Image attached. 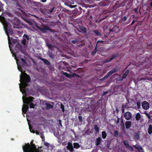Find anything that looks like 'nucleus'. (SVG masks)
Segmentation results:
<instances>
[{
	"label": "nucleus",
	"instance_id": "obj_29",
	"mask_svg": "<svg viewBox=\"0 0 152 152\" xmlns=\"http://www.w3.org/2000/svg\"><path fill=\"white\" fill-rule=\"evenodd\" d=\"M93 32L94 34L96 36H99L101 35V34L98 30H95L93 31Z\"/></svg>",
	"mask_w": 152,
	"mask_h": 152
},
{
	"label": "nucleus",
	"instance_id": "obj_55",
	"mask_svg": "<svg viewBox=\"0 0 152 152\" xmlns=\"http://www.w3.org/2000/svg\"><path fill=\"white\" fill-rule=\"evenodd\" d=\"M78 119L79 121L81 122H82V117L81 116H78Z\"/></svg>",
	"mask_w": 152,
	"mask_h": 152
},
{
	"label": "nucleus",
	"instance_id": "obj_30",
	"mask_svg": "<svg viewBox=\"0 0 152 152\" xmlns=\"http://www.w3.org/2000/svg\"><path fill=\"white\" fill-rule=\"evenodd\" d=\"M46 45L48 47V48L50 49L51 50H52V49L54 48L53 45L51 44H49L47 42L46 43Z\"/></svg>",
	"mask_w": 152,
	"mask_h": 152
},
{
	"label": "nucleus",
	"instance_id": "obj_50",
	"mask_svg": "<svg viewBox=\"0 0 152 152\" xmlns=\"http://www.w3.org/2000/svg\"><path fill=\"white\" fill-rule=\"evenodd\" d=\"M26 40L25 39H23L21 42V43L22 44H23L24 45H26Z\"/></svg>",
	"mask_w": 152,
	"mask_h": 152
},
{
	"label": "nucleus",
	"instance_id": "obj_28",
	"mask_svg": "<svg viewBox=\"0 0 152 152\" xmlns=\"http://www.w3.org/2000/svg\"><path fill=\"white\" fill-rule=\"evenodd\" d=\"M73 148L75 149H78L80 147L79 144L77 142H74L73 143Z\"/></svg>",
	"mask_w": 152,
	"mask_h": 152
},
{
	"label": "nucleus",
	"instance_id": "obj_22",
	"mask_svg": "<svg viewBox=\"0 0 152 152\" xmlns=\"http://www.w3.org/2000/svg\"><path fill=\"white\" fill-rule=\"evenodd\" d=\"M48 55L49 57L52 59H53L55 57L54 54H53L51 51H49L48 52Z\"/></svg>",
	"mask_w": 152,
	"mask_h": 152
},
{
	"label": "nucleus",
	"instance_id": "obj_47",
	"mask_svg": "<svg viewBox=\"0 0 152 152\" xmlns=\"http://www.w3.org/2000/svg\"><path fill=\"white\" fill-rule=\"evenodd\" d=\"M60 108L61 109L63 112H64L65 111L64 107V105L62 104H61Z\"/></svg>",
	"mask_w": 152,
	"mask_h": 152
},
{
	"label": "nucleus",
	"instance_id": "obj_58",
	"mask_svg": "<svg viewBox=\"0 0 152 152\" xmlns=\"http://www.w3.org/2000/svg\"><path fill=\"white\" fill-rule=\"evenodd\" d=\"M138 8H135L134 9V10L136 14H138Z\"/></svg>",
	"mask_w": 152,
	"mask_h": 152
},
{
	"label": "nucleus",
	"instance_id": "obj_14",
	"mask_svg": "<svg viewBox=\"0 0 152 152\" xmlns=\"http://www.w3.org/2000/svg\"><path fill=\"white\" fill-rule=\"evenodd\" d=\"M66 148L70 152H73L74 150L72 144L70 142L68 143V145L66 146Z\"/></svg>",
	"mask_w": 152,
	"mask_h": 152
},
{
	"label": "nucleus",
	"instance_id": "obj_21",
	"mask_svg": "<svg viewBox=\"0 0 152 152\" xmlns=\"http://www.w3.org/2000/svg\"><path fill=\"white\" fill-rule=\"evenodd\" d=\"M40 60L44 62L47 65H49L50 64V62L47 59L42 58L41 57H40Z\"/></svg>",
	"mask_w": 152,
	"mask_h": 152
},
{
	"label": "nucleus",
	"instance_id": "obj_7",
	"mask_svg": "<svg viewBox=\"0 0 152 152\" xmlns=\"http://www.w3.org/2000/svg\"><path fill=\"white\" fill-rule=\"evenodd\" d=\"M15 52H14L13 53V56H14L15 58L16 57V53H17L19 52H21L22 53H23V51L22 49V47L21 44L19 43H18L15 46Z\"/></svg>",
	"mask_w": 152,
	"mask_h": 152
},
{
	"label": "nucleus",
	"instance_id": "obj_42",
	"mask_svg": "<svg viewBox=\"0 0 152 152\" xmlns=\"http://www.w3.org/2000/svg\"><path fill=\"white\" fill-rule=\"evenodd\" d=\"M20 60L22 62V63L23 64H27V63H26V60L24 58H20Z\"/></svg>",
	"mask_w": 152,
	"mask_h": 152
},
{
	"label": "nucleus",
	"instance_id": "obj_51",
	"mask_svg": "<svg viewBox=\"0 0 152 152\" xmlns=\"http://www.w3.org/2000/svg\"><path fill=\"white\" fill-rule=\"evenodd\" d=\"M29 129H30V131L31 132L33 133H35V131L33 129L32 127H29Z\"/></svg>",
	"mask_w": 152,
	"mask_h": 152
},
{
	"label": "nucleus",
	"instance_id": "obj_4",
	"mask_svg": "<svg viewBox=\"0 0 152 152\" xmlns=\"http://www.w3.org/2000/svg\"><path fill=\"white\" fill-rule=\"evenodd\" d=\"M34 140H32L30 142V145L29 143H26L22 147L24 152H39V150L37 149L35 145L33 143Z\"/></svg>",
	"mask_w": 152,
	"mask_h": 152
},
{
	"label": "nucleus",
	"instance_id": "obj_26",
	"mask_svg": "<svg viewBox=\"0 0 152 152\" xmlns=\"http://www.w3.org/2000/svg\"><path fill=\"white\" fill-rule=\"evenodd\" d=\"M20 22H18L17 23H14V28H19L21 27V26H19L20 24Z\"/></svg>",
	"mask_w": 152,
	"mask_h": 152
},
{
	"label": "nucleus",
	"instance_id": "obj_43",
	"mask_svg": "<svg viewBox=\"0 0 152 152\" xmlns=\"http://www.w3.org/2000/svg\"><path fill=\"white\" fill-rule=\"evenodd\" d=\"M127 149L130 151H133V148L131 146L129 145L126 148Z\"/></svg>",
	"mask_w": 152,
	"mask_h": 152
},
{
	"label": "nucleus",
	"instance_id": "obj_10",
	"mask_svg": "<svg viewBox=\"0 0 152 152\" xmlns=\"http://www.w3.org/2000/svg\"><path fill=\"white\" fill-rule=\"evenodd\" d=\"M142 108L145 110H147L149 108V103L146 101H144L142 103Z\"/></svg>",
	"mask_w": 152,
	"mask_h": 152
},
{
	"label": "nucleus",
	"instance_id": "obj_32",
	"mask_svg": "<svg viewBox=\"0 0 152 152\" xmlns=\"http://www.w3.org/2000/svg\"><path fill=\"white\" fill-rule=\"evenodd\" d=\"M102 137L103 139H105L106 138L107 136V134L106 133V132L105 131H103L102 132Z\"/></svg>",
	"mask_w": 152,
	"mask_h": 152
},
{
	"label": "nucleus",
	"instance_id": "obj_36",
	"mask_svg": "<svg viewBox=\"0 0 152 152\" xmlns=\"http://www.w3.org/2000/svg\"><path fill=\"white\" fill-rule=\"evenodd\" d=\"M3 4L0 1V12L3 11L4 10Z\"/></svg>",
	"mask_w": 152,
	"mask_h": 152
},
{
	"label": "nucleus",
	"instance_id": "obj_20",
	"mask_svg": "<svg viewBox=\"0 0 152 152\" xmlns=\"http://www.w3.org/2000/svg\"><path fill=\"white\" fill-rule=\"evenodd\" d=\"M112 30L115 32H117L120 30V27L119 26H115L113 28Z\"/></svg>",
	"mask_w": 152,
	"mask_h": 152
},
{
	"label": "nucleus",
	"instance_id": "obj_64",
	"mask_svg": "<svg viewBox=\"0 0 152 152\" xmlns=\"http://www.w3.org/2000/svg\"><path fill=\"white\" fill-rule=\"evenodd\" d=\"M58 122L59 123V124H60V125L62 126V124H61V120H58Z\"/></svg>",
	"mask_w": 152,
	"mask_h": 152
},
{
	"label": "nucleus",
	"instance_id": "obj_34",
	"mask_svg": "<svg viewBox=\"0 0 152 152\" xmlns=\"http://www.w3.org/2000/svg\"><path fill=\"white\" fill-rule=\"evenodd\" d=\"M80 29L84 32H86L87 29L86 28L84 27H81L80 26H79Z\"/></svg>",
	"mask_w": 152,
	"mask_h": 152
},
{
	"label": "nucleus",
	"instance_id": "obj_13",
	"mask_svg": "<svg viewBox=\"0 0 152 152\" xmlns=\"http://www.w3.org/2000/svg\"><path fill=\"white\" fill-rule=\"evenodd\" d=\"M118 69L116 68H115L111 70L110 71L107 73L106 75L108 77L111 76L113 73L118 72Z\"/></svg>",
	"mask_w": 152,
	"mask_h": 152
},
{
	"label": "nucleus",
	"instance_id": "obj_12",
	"mask_svg": "<svg viewBox=\"0 0 152 152\" xmlns=\"http://www.w3.org/2000/svg\"><path fill=\"white\" fill-rule=\"evenodd\" d=\"M132 115L131 113L129 112H127L124 114V116L126 120H129L132 117Z\"/></svg>",
	"mask_w": 152,
	"mask_h": 152
},
{
	"label": "nucleus",
	"instance_id": "obj_49",
	"mask_svg": "<svg viewBox=\"0 0 152 152\" xmlns=\"http://www.w3.org/2000/svg\"><path fill=\"white\" fill-rule=\"evenodd\" d=\"M5 14H7V15H9V16H10L11 15V14L10 13L8 12H6L4 13H2V15H3L4 16H5Z\"/></svg>",
	"mask_w": 152,
	"mask_h": 152
},
{
	"label": "nucleus",
	"instance_id": "obj_2",
	"mask_svg": "<svg viewBox=\"0 0 152 152\" xmlns=\"http://www.w3.org/2000/svg\"><path fill=\"white\" fill-rule=\"evenodd\" d=\"M2 15L0 16V21L4 25L6 33L8 37V39L9 44L10 37L9 35H12L13 34V31L11 28L12 26L6 20L5 18Z\"/></svg>",
	"mask_w": 152,
	"mask_h": 152
},
{
	"label": "nucleus",
	"instance_id": "obj_16",
	"mask_svg": "<svg viewBox=\"0 0 152 152\" xmlns=\"http://www.w3.org/2000/svg\"><path fill=\"white\" fill-rule=\"evenodd\" d=\"M23 105L22 110V111L23 113H26L28 109V106L27 104H23Z\"/></svg>",
	"mask_w": 152,
	"mask_h": 152
},
{
	"label": "nucleus",
	"instance_id": "obj_17",
	"mask_svg": "<svg viewBox=\"0 0 152 152\" xmlns=\"http://www.w3.org/2000/svg\"><path fill=\"white\" fill-rule=\"evenodd\" d=\"M132 122L130 121H126L125 123V125L126 129H129L132 126Z\"/></svg>",
	"mask_w": 152,
	"mask_h": 152
},
{
	"label": "nucleus",
	"instance_id": "obj_18",
	"mask_svg": "<svg viewBox=\"0 0 152 152\" xmlns=\"http://www.w3.org/2000/svg\"><path fill=\"white\" fill-rule=\"evenodd\" d=\"M121 123L120 125L121 126V128L122 130L124 131L125 132L124 124V122L123 120V119H121Z\"/></svg>",
	"mask_w": 152,
	"mask_h": 152
},
{
	"label": "nucleus",
	"instance_id": "obj_24",
	"mask_svg": "<svg viewBox=\"0 0 152 152\" xmlns=\"http://www.w3.org/2000/svg\"><path fill=\"white\" fill-rule=\"evenodd\" d=\"M141 118L140 114L139 113H137L136 114L135 116V118L137 121H139Z\"/></svg>",
	"mask_w": 152,
	"mask_h": 152
},
{
	"label": "nucleus",
	"instance_id": "obj_63",
	"mask_svg": "<svg viewBox=\"0 0 152 152\" xmlns=\"http://www.w3.org/2000/svg\"><path fill=\"white\" fill-rule=\"evenodd\" d=\"M120 121V118L118 117L117 118V120L116 121V124H118V123H119Z\"/></svg>",
	"mask_w": 152,
	"mask_h": 152
},
{
	"label": "nucleus",
	"instance_id": "obj_25",
	"mask_svg": "<svg viewBox=\"0 0 152 152\" xmlns=\"http://www.w3.org/2000/svg\"><path fill=\"white\" fill-rule=\"evenodd\" d=\"M99 5L100 6H106L107 5V4L104 1H102L99 3Z\"/></svg>",
	"mask_w": 152,
	"mask_h": 152
},
{
	"label": "nucleus",
	"instance_id": "obj_59",
	"mask_svg": "<svg viewBox=\"0 0 152 152\" xmlns=\"http://www.w3.org/2000/svg\"><path fill=\"white\" fill-rule=\"evenodd\" d=\"M111 59L110 58H108L106 60H105V62L106 63H107V62H110V61H111Z\"/></svg>",
	"mask_w": 152,
	"mask_h": 152
},
{
	"label": "nucleus",
	"instance_id": "obj_6",
	"mask_svg": "<svg viewBox=\"0 0 152 152\" xmlns=\"http://www.w3.org/2000/svg\"><path fill=\"white\" fill-rule=\"evenodd\" d=\"M41 27L39 26H37V27L42 33H46L48 31L51 32H52V29L48 26L42 24L41 25Z\"/></svg>",
	"mask_w": 152,
	"mask_h": 152
},
{
	"label": "nucleus",
	"instance_id": "obj_37",
	"mask_svg": "<svg viewBox=\"0 0 152 152\" xmlns=\"http://www.w3.org/2000/svg\"><path fill=\"white\" fill-rule=\"evenodd\" d=\"M24 20L27 23H28V24H29L30 25H33V23L31 22L30 21H29L28 20H27L26 19H24Z\"/></svg>",
	"mask_w": 152,
	"mask_h": 152
},
{
	"label": "nucleus",
	"instance_id": "obj_1",
	"mask_svg": "<svg viewBox=\"0 0 152 152\" xmlns=\"http://www.w3.org/2000/svg\"><path fill=\"white\" fill-rule=\"evenodd\" d=\"M2 15L0 16V21L4 25L6 33L8 37V39L9 44L10 37L9 35H12L13 34V31L11 28L12 26L6 20L5 18Z\"/></svg>",
	"mask_w": 152,
	"mask_h": 152
},
{
	"label": "nucleus",
	"instance_id": "obj_19",
	"mask_svg": "<svg viewBox=\"0 0 152 152\" xmlns=\"http://www.w3.org/2000/svg\"><path fill=\"white\" fill-rule=\"evenodd\" d=\"M102 139L100 137H98L96 139V146L99 145L101 142Z\"/></svg>",
	"mask_w": 152,
	"mask_h": 152
},
{
	"label": "nucleus",
	"instance_id": "obj_62",
	"mask_svg": "<svg viewBox=\"0 0 152 152\" xmlns=\"http://www.w3.org/2000/svg\"><path fill=\"white\" fill-rule=\"evenodd\" d=\"M129 73V70H127L124 73V74L126 75L127 76L128 75V74Z\"/></svg>",
	"mask_w": 152,
	"mask_h": 152
},
{
	"label": "nucleus",
	"instance_id": "obj_46",
	"mask_svg": "<svg viewBox=\"0 0 152 152\" xmlns=\"http://www.w3.org/2000/svg\"><path fill=\"white\" fill-rule=\"evenodd\" d=\"M127 75H125L124 73L123 75L122 76L121 78V79H120V80H122L126 78L127 77Z\"/></svg>",
	"mask_w": 152,
	"mask_h": 152
},
{
	"label": "nucleus",
	"instance_id": "obj_35",
	"mask_svg": "<svg viewBox=\"0 0 152 152\" xmlns=\"http://www.w3.org/2000/svg\"><path fill=\"white\" fill-rule=\"evenodd\" d=\"M118 56V54L117 53H115L114 55H113L111 58H110L111 60H112L113 59L115 58L116 57H117Z\"/></svg>",
	"mask_w": 152,
	"mask_h": 152
},
{
	"label": "nucleus",
	"instance_id": "obj_31",
	"mask_svg": "<svg viewBox=\"0 0 152 152\" xmlns=\"http://www.w3.org/2000/svg\"><path fill=\"white\" fill-rule=\"evenodd\" d=\"M63 72V73L62 74L66 76V77H68V78H71L72 77V75L70 74H68L66 72H64L63 71L62 72Z\"/></svg>",
	"mask_w": 152,
	"mask_h": 152
},
{
	"label": "nucleus",
	"instance_id": "obj_3",
	"mask_svg": "<svg viewBox=\"0 0 152 152\" xmlns=\"http://www.w3.org/2000/svg\"><path fill=\"white\" fill-rule=\"evenodd\" d=\"M31 78L30 76L26 73H25L23 76H22L21 74L20 75V81L21 83H22V86L21 88L20 86V89L21 91L23 90V93H26V88L28 85V83L29 82Z\"/></svg>",
	"mask_w": 152,
	"mask_h": 152
},
{
	"label": "nucleus",
	"instance_id": "obj_60",
	"mask_svg": "<svg viewBox=\"0 0 152 152\" xmlns=\"http://www.w3.org/2000/svg\"><path fill=\"white\" fill-rule=\"evenodd\" d=\"M54 9V7H53L52 9H50V10H49V12L50 13H52L53 12Z\"/></svg>",
	"mask_w": 152,
	"mask_h": 152
},
{
	"label": "nucleus",
	"instance_id": "obj_9",
	"mask_svg": "<svg viewBox=\"0 0 152 152\" xmlns=\"http://www.w3.org/2000/svg\"><path fill=\"white\" fill-rule=\"evenodd\" d=\"M27 1L29 3V2L31 4L32 6H35L36 7H42V4L40 2H38L34 1H31L30 0H27Z\"/></svg>",
	"mask_w": 152,
	"mask_h": 152
},
{
	"label": "nucleus",
	"instance_id": "obj_44",
	"mask_svg": "<svg viewBox=\"0 0 152 152\" xmlns=\"http://www.w3.org/2000/svg\"><path fill=\"white\" fill-rule=\"evenodd\" d=\"M124 4H123L121 5L122 6H124ZM121 6V5H118V3H117L114 6V7H116V8H118Z\"/></svg>",
	"mask_w": 152,
	"mask_h": 152
},
{
	"label": "nucleus",
	"instance_id": "obj_11",
	"mask_svg": "<svg viewBox=\"0 0 152 152\" xmlns=\"http://www.w3.org/2000/svg\"><path fill=\"white\" fill-rule=\"evenodd\" d=\"M65 4L67 6L71 8H73L76 7V5H72V4H73V3L71 0H67L65 3Z\"/></svg>",
	"mask_w": 152,
	"mask_h": 152
},
{
	"label": "nucleus",
	"instance_id": "obj_38",
	"mask_svg": "<svg viewBox=\"0 0 152 152\" xmlns=\"http://www.w3.org/2000/svg\"><path fill=\"white\" fill-rule=\"evenodd\" d=\"M39 10L41 13L43 14L45 13V11L44 10V9H43L40 7L39 9Z\"/></svg>",
	"mask_w": 152,
	"mask_h": 152
},
{
	"label": "nucleus",
	"instance_id": "obj_33",
	"mask_svg": "<svg viewBox=\"0 0 152 152\" xmlns=\"http://www.w3.org/2000/svg\"><path fill=\"white\" fill-rule=\"evenodd\" d=\"M99 128L96 125H94V129L96 132H99Z\"/></svg>",
	"mask_w": 152,
	"mask_h": 152
},
{
	"label": "nucleus",
	"instance_id": "obj_27",
	"mask_svg": "<svg viewBox=\"0 0 152 152\" xmlns=\"http://www.w3.org/2000/svg\"><path fill=\"white\" fill-rule=\"evenodd\" d=\"M148 133L149 134H151L152 133V125H150L148 129Z\"/></svg>",
	"mask_w": 152,
	"mask_h": 152
},
{
	"label": "nucleus",
	"instance_id": "obj_40",
	"mask_svg": "<svg viewBox=\"0 0 152 152\" xmlns=\"http://www.w3.org/2000/svg\"><path fill=\"white\" fill-rule=\"evenodd\" d=\"M137 105V109H139L140 108L141 104L140 102H137L136 103Z\"/></svg>",
	"mask_w": 152,
	"mask_h": 152
},
{
	"label": "nucleus",
	"instance_id": "obj_53",
	"mask_svg": "<svg viewBox=\"0 0 152 152\" xmlns=\"http://www.w3.org/2000/svg\"><path fill=\"white\" fill-rule=\"evenodd\" d=\"M23 37L26 38L28 40L29 39V36L26 34H24L23 35Z\"/></svg>",
	"mask_w": 152,
	"mask_h": 152
},
{
	"label": "nucleus",
	"instance_id": "obj_45",
	"mask_svg": "<svg viewBox=\"0 0 152 152\" xmlns=\"http://www.w3.org/2000/svg\"><path fill=\"white\" fill-rule=\"evenodd\" d=\"M124 105H123L122 107H121L124 108H128V103H125Z\"/></svg>",
	"mask_w": 152,
	"mask_h": 152
},
{
	"label": "nucleus",
	"instance_id": "obj_23",
	"mask_svg": "<svg viewBox=\"0 0 152 152\" xmlns=\"http://www.w3.org/2000/svg\"><path fill=\"white\" fill-rule=\"evenodd\" d=\"M45 105L46 106V109L47 110H49L51 109H52L53 107L52 105L48 103H45Z\"/></svg>",
	"mask_w": 152,
	"mask_h": 152
},
{
	"label": "nucleus",
	"instance_id": "obj_54",
	"mask_svg": "<svg viewBox=\"0 0 152 152\" xmlns=\"http://www.w3.org/2000/svg\"><path fill=\"white\" fill-rule=\"evenodd\" d=\"M127 19V17L126 16H124L122 19L121 20L122 21L124 22Z\"/></svg>",
	"mask_w": 152,
	"mask_h": 152
},
{
	"label": "nucleus",
	"instance_id": "obj_15",
	"mask_svg": "<svg viewBox=\"0 0 152 152\" xmlns=\"http://www.w3.org/2000/svg\"><path fill=\"white\" fill-rule=\"evenodd\" d=\"M133 146L137 149L139 152H144L142 148L138 144H136L135 145H133Z\"/></svg>",
	"mask_w": 152,
	"mask_h": 152
},
{
	"label": "nucleus",
	"instance_id": "obj_61",
	"mask_svg": "<svg viewBox=\"0 0 152 152\" xmlns=\"http://www.w3.org/2000/svg\"><path fill=\"white\" fill-rule=\"evenodd\" d=\"M77 40H73L72 41V42L73 44H75L77 43Z\"/></svg>",
	"mask_w": 152,
	"mask_h": 152
},
{
	"label": "nucleus",
	"instance_id": "obj_8",
	"mask_svg": "<svg viewBox=\"0 0 152 152\" xmlns=\"http://www.w3.org/2000/svg\"><path fill=\"white\" fill-rule=\"evenodd\" d=\"M104 41L102 40H98L97 41V44L96 47H95V48L94 50L93 51H92L91 52V56H94L95 54H96L97 51V47L101 46L102 45H101V44H99V43H102Z\"/></svg>",
	"mask_w": 152,
	"mask_h": 152
},
{
	"label": "nucleus",
	"instance_id": "obj_41",
	"mask_svg": "<svg viewBox=\"0 0 152 152\" xmlns=\"http://www.w3.org/2000/svg\"><path fill=\"white\" fill-rule=\"evenodd\" d=\"M124 144L126 148L129 145L127 141L125 140L124 141Z\"/></svg>",
	"mask_w": 152,
	"mask_h": 152
},
{
	"label": "nucleus",
	"instance_id": "obj_39",
	"mask_svg": "<svg viewBox=\"0 0 152 152\" xmlns=\"http://www.w3.org/2000/svg\"><path fill=\"white\" fill-rule=\"evenodd\" d=\"M134 138L137 140H138L139 138V135L137 133L135 134L134 135Z\"/></svg>",
	"mask_w": 152,
	"mask_h": 152
},
{
	"label": "nucleus",
	"instance_id": "obj_57",
	"mask_svg": "<svg viewBox=\"0 0 152 152\" xmlns=\"http://www.w3.org/2000/svg\"><path fill=\"white\" fill-rule=\"evenodd\" d=\"M44 144L45 146H46L47 147H48L49 146V144L48 142H45L44 143Z\"/></svg>",
	"mask_w": 152,
	"mask_h": 152
},
{
	"label": "nucleus",
	"instance_id": "obj_5",
	"mask_svg": "<svg viewBox=\"0 0 152 152\" xmlns=\"http://www.w3.org/2000/svg\"><path fill=\"white\" fill-rule=\"evenodd\" d=\"M34 99V97L31 96H30L29 97L26 98L24 100L23 99V103L27 104L28 105L29 104V107L30 108H34L35 105L33 103Z\"/></svg>",
	"mask_w": 152,
	"mask_h": 152
},
{
	"label": "nucleus",
	"instance_id": "obj_56",
	"mask_svg": "<svg viewBox=\"0 0 152 152\" xmlns=\"http://www.w3.org/2000/svg\"><path fill=\"white\" fill-rule=\"evenodd\" d=\"M118 131H115L114 132V134L115 136H117L118 135Z\"/></svg>",
	"mask_w": 152,
	"mask_h": 152
},
{
	"label": "nucleus",
	"instance_id": "obj_52",
	"mask_svg": "<svg viewBox=\"0 0 152 152\" xmlns=\"http://www.w3.org/2000/svg\"><path fill=\"white\" fill-rule=\"evenodd\" d=\"M108 78V77L106 75L104 77H103V78H101L100 80L101 81H103V80L107 79Z\"/></svg>",
	"mask_w": 152,
	"mask_h": 152
},
{
	"label": "nucleus",
	"instance_id": "obj_48",
	"mask_svg": "<svg viewBox=\"0 0 152 152\" xmlns=\"http://www.w3.org/2000/svg\"><path fill=\"white\" fill-rule=\"evenodd\" d=\"M17 65L18 69L19 71H20L21 73H22L23 71L21 66H19L18 64Z\"/></svg>",
	"mask_w": 152,
	"mask_h": 152
}]
</instances>
